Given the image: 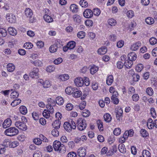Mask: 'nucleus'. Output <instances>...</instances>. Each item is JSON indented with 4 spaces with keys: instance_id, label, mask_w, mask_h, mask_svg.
I'll return each instance as SVG.
<instances>
[{
    "instance_id": "obj_1",
    "label": "nucleus",
    "mask_w": 157,
    "mask_h": 157,
    "mask_svg": "<svg viewBox=\"0 0 157 157\" xmlns=\"http://www.w3.org/2000/svg\"><path fill=\"white\" fill-rule=\"evenodd\" d=\"M53 147L55 151H58L59 153L63 154L66 152V149L65 146L59 141H54L53 143Z\"/></svg>"
},
{
    "instance_id": "obj_2",
    "label": "nucleus",
    "mask_w": 157,
    "mask_h": 157,
    "mask_svg": "<svg viewBox=\"0 0 157 157\" xmlns=\"http://www.w3.org/2000/svg\"><path fill=\"white\" fill-rule=\"evenodd\" d=\"M65 129L67 132H70L72 129H75L76 128V124L72 120L69 121V122H65L63 124Z\"/></svg>"
},
{
    "instance_id": "obj_3",
    "label": "nucleus",
    "mask_w": 157,
    "mask_h": 157,
    "mask_svg": "<svg viewBox=\"0 0 157 157\" xmlns=\"http://www.w3.org/2000/svg\"><path fill=\"white\" fill-rule=\"evenodd\" d=\"M22 120L24 121L22 122L19 121H16L15 123V125L19 129L25 131L27 129V127L25 124L27 122V119L25 117L23 116L21 118Z\"/></svg>"
},
{
    "instance_id": "obj_4",
    "label": "nucleus",
    "mask_w": 157,
    "mask_h": 157,
    "mask_svg": "<svg viewBox=\"0 0 157 157\" xmlns=\"http://www.w3.org/2000/svg\"><path fill=\"white\" fill-rule=\"evenodd\" d=\"M19 132L18 129L14 127L9 128L5 130L4 133L7 136H12L17 135Z\"/></svg>"
},
{
    "instance_id": "obj_5",
    "label": "nucleus",
    "mask_w": 157,
    "mask_h": 157,
    "mask_svg": "<svg viewBox=\"0 0 157 157\" xmlns=\"http://www.w3.org/2000/svg\"><path fill=\"white\" fill-rule=\"evenodd\" d=\"M77 124L78 129L81 131L84 130L87 125L86 121L82 118H79L77 120Z\"/></svg>"
},
{
    "instance_id": "obj_6",
    "label": "nucleus",
    "mask_w": 157,
    "mask_h": 157,
    "mask_svg": "<svg viewBox=\"0 0 157 157\" xmlns=\"http://www.w3.org/2000/svg\"><path fill=\"white\" fill-rule=\"evenodd\" d=\"M39 75V70L37 68H34L29 73V76L32 78H37Z\"/></svg>"
},
{
    "instance_id": "obj_7",
    "label": "nucleus",
    "mask_w": 157,
    "mask_h": 157,
    "mask_svg": "<svg viewBox=\"0 0 157 157\" xmlns=\"http://www.w3.org/2000/svg\"><path fill=\"white\" fill-rule=\"evenodd\" d=\"M6 18L7 21L10 23H14L16 21V17L15 15L12 13H9L7 14Z\"/></svg>"
},
{
    "instance_id": "obj_8",
    "label": "nucleus",
    "mask_w": 157,
    "mask_h": 157,
    "mask_svg": "<svg viewBox=\"0 0 157 157\" xmlns=\"http://www.w3.org/2000/svg\"><path fill=\"white\" fill-rule=\"evenodd\" d=\"M115 112L116 113V117L118 121H120V118L123 117V110L120 107H118L115 109Z\"/></svg>"
},
{
    "instance_id": "obj_9",
    "label": "nucleus",
    "mask_w": 157,
    "mask_h": 157,
    "mask_svg": "<svg viewBox=\"0 0 157 157\" xmlns=\"http://www.w3.org/2000/svg\"><path fill=\"white\" fill-rule=\"evenodd\" d=\"M74 82L77 86L81 87L84 84L83 79L81 77H78L75 79Z\"/></svg>"
},
{
    "instance_id": "obj_10",
    "label": "nucleus",
    "mask_w": 157,
    "mask_h": 157,
    "mask_svg": "<svg viewBox=\"0 0 157 157\" xmlns=\"http://www.w3.org/2000/svg\"><path fill=\"white\" fill-rule=\"evenodd\" d=\"M83 15L84 17L86 18H90L93 15V11L90 9H86L84 12Z\"/></svg>"
},
{
    "instance_id": "obj_11",
    "label": "nucleus",
    "mask_w": 157,
    "mask_h": 157,
    "mask_svg": "<svg viewBox=\"0 0 157 157\" xmlns=\"http://www.w3.org/2000/svg\"><path fill=\"white\" fill-rule=\"evenodd\" d=\"M78 155L80 157H84L86 155V150L84 148L80 147L78 149Z\"/></svg>"
},
{
    "instance_id": "obj_12",
    "label": "nucleus",
    "mask_w": 157,
    "mask_h": 157,
    "mask_svg": "<svg viewBox=\"0 0 157 157\" xmlns=\"http://www.w3.org/2000/svg\"><path fill=\"white\" fill-rule=\"evenodd\" d=\"M141 42L140 41H138L131 45L130 49L132 51H136L141 46Z\"/></svg>"
},
{
    "instance_id": "obj_13",
    "label": "nucleus",
    "mask_w": 157,
    "mask_h": 157,
    "mask_svg": "<svg viewBox=\"0 0 157 157\" xmlns=\"http://www.w3.org/2000/svg\"><path fill=\"white\" fill-rule=\"evenodd\" d=\"M12 121L10 118H7L6 119L3 123V127L4 128H6L10 126L11 124Z\"/></svg>"
},
{
    "instance_id": "obj_14",
    "label": "nucleus",
    "mask_w": 157,
    "mask_h": 157,
    "mask_svg": "<svg viewBox=\"0 0 157 157\" xmlns=\"http://www.w3.org/2000/svg\"><path fill=\"white\" fill-rule=\"evenodd\" d=\"M31 63L34 66L38 67H42L43 64L42 60H41L38 59L35 61H31Z\"/></svg>"
},
{
    "instance_id": "obj_15",
    "label": "nucleus",
    "mask_w": 157,
    "mask_h": 157,
    "mask_svg": "<svg viewBox=\"0 0 157 157\" xmlns=\"http://www.w3.org/2000/svg\"><path fill=\"white\" fill-rule=\"evenodd\" d=\"M25 15L28 18H31L33 14L32 10L29 8H26L25 10Z\"/></svg>"
},
{
    "instance_id": "obj_16",
    "label": "nucleus",
    "mask_w": 157,
    "mask_h": 157,
    "mask_svg": "<svg viewBox=\"0 0 157 157\" xmlns=\"http://www.w3.org/2000/svg\"><path fill=\"white\" fill-rule=\"evenodd\" d=\"M128 59L133 61L136 59L137 56L135 52H131L128 54Z\"/></svg>"
},
{
    "instance_id": "obj_17",
    "label": "nucleus",
    "mask_w": 157,
    "mask_h": 157,
    "mask_svg": "<svg viewBox=\"0 0 157 157\" xmlns=\"http://www.w3.org/2000/svg\"><path fill=\"white\" fill-rule=\"evenodd\" d=\"M133 64V61L128 59L125 61L124 66L127 68H129L132 67Z\"/></svg>"
},
{
    "instance_id": "obj_18",
    "label": "nucleus",
    "mask_w": 157,
    "mask_h": 157,
    "mask_svg": "<svg viewBox=\"0 0 157 157\" xmlns=\"http://www.w3.org/2000/svg\"><path fill=\"white\" fill-rule=\"evenodd\" d=\"M60 125V121L58 120H55L52 124L53 127L56 129L59 128Z\"/></svg>"
},
{
    "instance_id": "obj_19",
    "label": "nucleus",
    "mask_w": 157,
    "mask_h": 157,
    "mask_svg": "<svg viewBox=\"0 0 157 157\" xmlns=\"http://www.w3.org/2000/svg\"><path fill=\"white\" fill-rule=\"evenodd\" d=\"M113 81V77L112 75L107 77L106 80V84L108 85H111Z\"/></svg>"
},
{
    "instance_id": "obj_20",
    "label": "nucleus",
    "mask_w": 157,
    "mask_h": 157,
    "mask_svg": "<svg viewBox=\"0 0 157 157\" xmlns=\"http://www.w3.org/2000/svg\"><path fill=\"white\" fill-rule=\"evenodd\" d=\"M20 113L23 115H25L27 113V108L24 105L21 106L19 108Z\"/></svg>"
},
{
    "instance_id": "obj_21",
    "label": "nucleus",
    "mask_w": 157,
    "mask_h": 157,
    "mask_svg": "<svg viewBox=\"0 0 157 157\" xmlns=\"http://www.w3.org/2000/svg\"><path fill=\"white\" fill-rule=\"evenodd\" d=\"M9 33L11 35L14 36L17 34V31L16 29L12 27H9L8 29Z\"/></svg>"
},
{
    "instance_id": "obj_22",
    "label": "nucleus",
    "mask_w": 157,
    "mask_h": 157,
    "mask_svg": "<svg viewBox=\"0 0 157 157\" xmlns=\"http://www.w3.org/2000/svg\"><path fill=\"white\" fill-rule=\"evenodd\" d=\"M118 148L120 151L122 153H124L126 152L125 146L122 144H121L119 145Z\"/></svg>"
},
{
    "instance_id": "obj_23",
    "label": "nucleus",
    "mask_w": 157,
    "mask_h": 157,
    "mask_svg": "<svg viewBox=\"0 0 157 157\" xmlns=\"http://www.w3.org/2000/svg\"><path fill=\"white\" fill-rule=\"evenodd\" d=\"M7 70L10 72H12L14 71L15 69V66L12 63H9L7 65Z\"/></svg>"
},
{
    "instance_id": "obj_24",
    "label": "nucleus",
    "mask_w": 157,
    "mask_h": 157,
    "mask_svg": "<svg viewBox=\"0 0 157 157\" xmlns=\"http://www.w3.org/2000/svg\"><path fill=\"white\" fill-rule=\"evenodd\" d=\"M107 51L106 47H101L98 49V52L100 55H103L106 53Z\"/></svg>"
},
{
    "instance_id": "obj_25",
    "label": "nucleus",
    "mask_w": 157,
    "mask_h": 157,
    "mask_svg": "<svg viewBox=\"0 0 157 157\" xmlns=\"http://www.w3.org/2000/svg\"><path fill=\"white\" fill-rule=\"evenodd\" d=\"M98 68L94 65L91 66L90 68V73L92 75L94 74L98 71Z\"/></svg>"
},
{
    "instance_id": "obj_26",
    "label": "nucleus",
    "mask_w": 157,
    "mask_h": 157,
    "mask_svg": "<svg viewBox=\"0 0 157 157\" xmlns=\"http://www.w3.org/2000/svg\"><path fill=\"white\" fill-rule=\"evenodd\" d=\"M75 89L72 87L70 86L67 87L65 89V92L67 94H73L75 91Z\"/></svg>"
},
{
    "instance_id": "obj_27",
    "label": "nucleus",
    "mask_w": 157,
    "mask_h": 157,
    "mask_svg": "<svg viewBox=\"0 0 157 157\" xmlns=\"http://www.w3.org/2000/svg\"><path fill=\"white\" fill-rule=\"evenodd\" d=\"M9 144V146L10 147L14 148L19 145V143L17 141L9 142V141L7 142Z\"/></svg>"
},
{
    "instance_id": "obj_28",
    "label": "nucleus",
    "mask_w": 157,
    "mask_h": 157,
    "mask_svg": "<svg viewBox=\"0 0 157 157\" xmlns=\"http://www.w3.org/2000/svg\"><path fill=\"white\" fill-rule=\"evenodd\" d=\"M43 17L44 21L50 23L53 21V18L51 17L47 14L44 15Z\"/></svg>"
},
{
    "instance_id": "obj_29",
    "label": "nucleus",
    "mask_w": 157,
    "mask_h": 157,
    "mask_svg": "<svg viewBox=\"0 0 157 157\" xmlns=\"http://www.w3.org/2000/svg\"><path fill=\"white\" fill-rule=\"evenodd\" d=\"M82 92L81 91L78 90L74 92L72 94V96L74 97L78 98L81 97L82 96Z\"/></svg>"
},
{
    "instance_id": "obj_30",
    "label": "nucleus",
    "mask_w": 157,
    "mask_h": 157,
    "mask_svg": "<svg viewBox=\"0 0 157 157\" xmlns=\"http://www.w3.org/2000/svg\"><path fill=\"white\" fill-rule=\"evenodd\" d=\"M67 45L69 49H72L75 47L76 43L74 41H71L68 42Z\"/></svg>"
},
{
    "instance_id": "obj_31",
    "label": "nucleus",
    "mask_w": 157,
    "mask_h": 157,
    "mask_svg": "<svg viewBox=\"0 0 157 157\" xmlns=\"http://www.w3.org/2000/svg\"><path fill=\"white\" fill-rule=\"evenodd\" d=\"M105 121L107 122H109L111 120L112 117L110 114L106 113L104 116Z\"/></svg>"
},
{
    "instance_id": "obj_32",
    "label": "nucleus",
    "mask_w": 157,
    "mask_h": 157,
    "mask_svg": "<svg viewBox=\"0 0 157 157\" xmlns=\"http://www.w3.org/2000/svg\"><path fill=\"white\" fill-rule=\"evenodd\" d=\"M108 24L111 26H114L117 24V21L113 18H110L108 19Z\"/></svg>"
},
{
    "instance_id": "obj_33",
    "label": "nucleus",
    "mask_w": 157,
    "mask_h": 157,
    "mask_svg": "<svg viewBox=\"0 0 157 157\" xmlns=\"http://www.w3.org/2000/svg\"><path fill=\"white\" fill-rule=\"evenodd\" d=\"M70 9L73 12H77L78 11L77 6L75 4L71 5Z\"/></svg>"
},
{
    "instance_id": "obj_34",
    "label": "nucleus",
    "mask_w": 157,
    "mask_h": 157,
    "mask_svg": "<svg viewBox=\"0 0 157 157\" xmlns=\"http://www.w3.org/2000/svg\"><path fill=\"white\" fill-rule=\"evenodd\" d=\"M21 101L20 99H16L13 101L11 103V105L13 107H14L19 104Z\"/></svg>"
},
{
    "instance_id": "obj_35",
    "label": "nucleus",
    "mask_w": 157,
    "mask_h": 157,
    "mask_svg": "<svg viewBox=\"0 0 157 157\" xmlns=\"http://www.w3.org/2000/svg\"><path fill=\"white\" fill-rule=\"evenodd\" d=\"M48 104L46 105V108L51 113H54V109L52 105V104L49 103H48Z\"/></svg>"
},
{
    "instance_id": "obj_36",
    "label": "nucleus",
    "mask_w": 157,
    "mask_h": 157,
    "mask_svg": "<svg viewBox=\"0 0 157 157\" xmlns=\"http://www.w3.org/2000/svg\"><path fill=\"white\" fill-rule=\"evenodd\" d=\"M69 78V76L67 74L61 75L59 77V78L62 81L67 80Z\"/></svg>"
},
{
    "instance_id": "obj_37",
    "label": "nucleus",
    "mask_w": 157,
    "mask_h": 157,
    "mask_svg": "<svg viewBox=\"0 0 157 157\" xmlns=\"http://www.w3.org/2000/svg\"><path fill=\"white\" fill-rule=\"evenodd\" d=\"M86 102L85 101H82L79 104V105H77V108H79L80 110L84 109L86 105Z\"/></svg>"
},
{
    "instance_id": "obj_38",
    "label": "nucleus",
    "mask_w": 157,
    "mask_h": 157,
    "mask_svg": "<svg viewBox=\"0 0 157 157\" xmlns=\"http://www.w3.org/2000/svg\"><path fill=\"white\" fill-rule=\"evenodd\" d=\"M57 49V47L56 45H51L49 48V50L51 53H54L56 52Z\"/></svg>"
},
{
    "instance_id": "obj_39",
    "label": "nucleus",
    "mask_w": 157,
    "mask_h": 157,
    "mask_svg": "<svg viewBox=\"0 0 157 157\" xmlns=\"http://www.w3.org/2000/svg\"><path fill=\"white\" fill-rule=\"evenodd\" d=\"M73 19L74 21L78 23H79L81 21V18L79 15H75L73 16Z\"/></svg>"
},
{
    "instance_id": "obj_40",
    "label": "nucleus",
    "mask_w": 157,
    "mask_h": 157,
    "mask_svg": "<svg viewBox=\"0 0 157 157\" xmlns=\"http://www.w3.org/2000/svg\"><path fill=\"white\" fill-rule=\"evenodd\" d=\"M7 34L6 30L3 28L0 29V37H5Z\"/></svg>"
},
{
    "instance_id": "obj_41",
    "label": "nucleus",
    "mask_w": 157,
    "mask_h": 157,
    "mask_svg": "<svg viewBox=\"0 0 157 157\" xmlns=\"http://www.w3.org/2000/svg\"><path fill=\"white\" fill-rule=\"evenodd\" d=\"M97 124L98 126V128L100 131H102L103 130V122L100 120H98L97 121Z\"/></svg>"
},
{
    "instance_id": "obj_42",
    "label": "nucleus",
    "mask_w": 157,
    "mask_h": 157,
    "mask_svg": "<svg viewBox=\"0 0 157 157\" xmlns=\"http://www.w3.org/2000/svg\"><path fill=\"white\" fill-rule=\"evenodd\" d=\"M43 87L44 88H48L50 87L51 86V83L48 80L45 81L43 84Z\"/></svg>"
},
{
    "instance_id": "obj_43",
    "label": "nucleus",
    "mask_w": 157,
    "mask_h": 157,
    "mask_svg": "<svg viewBox=\"0 0 157 157\" xmlns=\"http://www.w3.org/2000/svg\"><path fill=\"white\" fill-rule=\"evenodd\" d=\"M33 45L30 42L25 43L24 45V47L26 49H30L33 48Z\"/></svg>"
},
{
    "instance_id": "obj_44",
    "label": "nucleus",
    "mask_w": 157,
    "mask_h": 157,
    "mask_svg": "<svg viewBox=\"0 0 157 157\" xmlns=\"http://www.w3.org/2000/svg\"><path fill=\"white\" fill-rule=\"evenodd\" d=\"M143 68V65L141 64H139L137 65L135 68L136 70L138 72H140Z\"/></svg>"
},
{
    "instance_id": "obj_45",
    "label": "nucleus",
    "mask_w": 157,
    "mask_h": 157,
    "mask_svg": "<svg viewBox=\"0 0 157 157\" xmlns=\"http://www.w3.org/2000/svg\"><path fill=\"white\" fill-rule=\"evenodd\" d=\"M90 115V111L86 109L84 110L82 113V115L84 117H87Z\"/></svg>"
},
{
    "instance_id": "obj_46",
    "label": "nucleus",
    "mask_w": 157,
    "mask_h": 157,
    "mask_svg": "<svg viewBox=\"0 0 157 157\" xmlns=\"http://www.w3.org/2000/svg\"><path fill=\"white\" fill-rule=\"evenodd\" d=\"M50 113L48 110L44 109L42 114L43 116L46 118H48L50 117Z\"/></svg>"
},
{
    "instance_id": "obj_47",
    "label": "nucleus",
    "mask_w": 157,
    "mask_h": 157,
    "mask_svg": "<svg viewBox=\"0 0 157 157\" xmlns=\"http://www.w3.org/2000/svg\"><path fill=\"white\" fill-rule=\"evenodd\" d=\"M149 42L151 45H154L157 43V39L155 37H151L149 40Z\"/></svg>"
},
{
    "instance_id": "obj_48",
    "label": "nucleus",
    "mask_w": 157,
    "mask_h": 157,
    "mask_svg": "<svg viewBox=\"0 0 157 157\" xmlns=\"http://www.w3.org/2000/svg\"><path fill=\"white\" fill-rule=\"evenodd\" d=\"M79 4L83 7H85L88 6L87 2L84 0H81L79 2Z\"/></svg>"
},
{
    "instance_id": "obj_49",
    "label": "nucleus",
    "mask_w": 157,
    "mask_h": 157,
    "mask_svg": "<svg viewBox=\"0 0 157 157\" xmlns=\"http://www.w3.org/2000/svg\"><path fill=\"white\" fill-rule=\"evenodd\" d=\"M150 114L151 115V116L154 118H155L156 117V115L154 108H151L150 110Z\"/></svg>"
},
{
    "instance_id": "obj_50",
    "label": "nucleus",
    "mask_w": 157,
    "mask_h": 157,
    "mask_svg": "<svg viewBox=\"0 0 157 157\" xmlns=\"http://www.w3.org/2000/svg\"><path fill=\"white\" fill-rule=\"evenodd\" d=\"M85 33L84 32L80 31L78 33L77 36L79 38L82 39L85 37Z\"/></svg>"
},
{
    "instance_id": "obj_51",
    "label": "nucleus",
    "mask_w": 157,
    "mask_h": 157,
    "mask_svg": "<svg viewBox=\"0 0 157 157\" xmlns=\"http://www.w3.org/2000/svg\"><path fill=\"white\" fill-rule=\"evenodd\" d=\"M19 96L18 93L15 91H13L10 94L11 98H17Z\"/></svg>"
},
{
    "instance_id": "obj_52",
    "label": "nucleus",
    "mask_w": 157,
    "mask_h": 157,
    "mask_svg": "<svg viewBox=\"0 0 157 157\" xmlns=\"http://www.w3.org/2000/svg\"><path fill=\"white\" fill-rule=\"evenodd\" d=\"M93 13L94 15L98 16L100 14L101 11L99 9L95 8L94 9Z\"/></svg>"
},
{
    "instance_id": "obj_53",
    "label": "nucleus",
    "mask_w": 157,
    "mask_h": 157,
    "mask_svg": "<svg viewBox=\"0 0 157 157\" xmlns=\"http://www.w3.org/2000/svg\"><path fill=\"white\" fill-rule=\"evenodd\" d=\"M121 133V130L120 128H117L115 129L113 131L114 134L116 136L119 135Z\"/></svg>"
},
{
    "instance_id": "obj_54",
    "label": "nucleus",
    "mask_w": 157,
    "mask_h": 157,
    "mask_svg": "<svg viewBox=\"0 0 157 157\" xmlns=\"http://www.w3.org/2000/svg\"><path fill=\"white\" fill-rule=\"evenodd\" d=\"M33 141L35 144L37 145H40L42 143V141L40 138H35L33 140Z\"/></svg>"
},
{
    "instance_id": "obj_55",
    "label": "nucleus",
    "mask_w": 157,
    "mask_h": 157,
    "mask_svg": "<svg viewBox=\"0 0 157 157\" xmlns=\"http://www.w3.org/2000/svg\"><path fill=\"white\" fill-rule=\"evenodd\" d=\"M117 39V36L114 34H111L109 36V39L111 41H116Z\"/></svg>"
},
{
    "instance_id": "obj_56",
    "label": "nucleus",
    "mask_w": 157,
    "mask_h": 157,
    "mask_svg": "<svg viewBox=\"0 0 157 157\" xmlns=\"http://www.w3.org/2000/svg\"><path fill=\"white\" fill-rule=\"evenodd\" d=\"M55 69V67L53 66H49L46 68V71L49 72L53 71Z\"/></svg>"
},
{
    "instance_id": "obj_57",
    "label": "nucleus",
    "mask_w": 157,
    "mask_h": 157,
    "mask_svg": "<svg viewBox=\"0 0 157 157\" xmlns=\"http://www.w3.org/2000/svg\"><path fill=\"white\" fill-rule=\"evenodd\" d=\"M13 90V89H11L9 90H6L4 91H2L1 93L3 94L4 95H8L9 94V93L11 91H12Z\"/></svg>"
},
{
    "instance_id": "obj_58",
    "label": "nucleus",
    "mask_w": 157,
    "mask_h": 157,
    "mask_svg": "<svg viewBox=\"0 0 157 157\" xmlns=\"http://www.w3.org/2000/svg\"><path fill=\"white\" fill-rule=\"evenodd\" d=\"M51 134L54 136H57L59 135V132L56 129H53L51 132Z\"/></svg>"
},
{
    "instance_id": "obj_59",
    "label": "nucleus",
    "mask_w": 157,
    "mask_h": 157,
    "mask_svg": "<svg viewBox=\"0 0 157 157\" xmlns=\"http://www.w3.org/2000/svg\"><path fill=\"white\" fill-rule=\"evenodd\" d=\"M140 132L142 136L143 137H147V131L146 130L144 129H142L141 130Z\"/></svg>"
},
{
    "instance_id": "obj_60",
    "label": "nucleus",
    "mask_w": 157,
    "mask_h": 157,
    "mask_svg": "<svg viewBox=\"0 0 157 157\" xmlns=\"http://www.w3.org/2000/svg\"><path fill=\"white\" fill-rule=\"evenodd\" d=\"M62 61L63 59L62 58H59L55 59L54 61V63L55 64L58 65L60 64Z\"/></svg>"
},
{
    "instance_id": "obj_61",
    "label": "nucleus",
    "mask_w": 157,
    "mask_h": 157,
    "mask_svg": "<svg viewBox=\"0 0 157 157\" xmlns=\"http://www.w3.org/2000/svg\"><path fill=\"white\" fill-rule=\"evenodd\" d=\"M155 22L154 19L150 17H148V24L151 25L153 24Z\"/></svg>"
},
{
    "instance_id": "obj_62",
    "label": "nucleus",
    "mask_w": 157,
    "mask_h": 157,
    "mask_svg": "<svg viewBox=\"0 0 157 157\" xmlns=\"http://www.w3.org/2000/svg\"><path fill=\"white\" fill-rule=\"evenodd\" d=\"M133 11L132 10H130L127 13V15L129 18H132L134 16Z\"/></svg>"
},
{
    "instance_id": "obj_63",
    "label": "nucleus",
    "mask_w": 157,
    "mask_h": 157,
    "mask_svg": "<svg viewBox=\"0 0 157 157\" xmlns=\"http://www.w3.org/2000/svg\"><path fill=\"white\" fill-rule=\"evenodd\" d=\"M84 84L86 86H89L90 85V81L89 78L87 77H84L83 79Z\"/></svg>"
},
{
    "instance_id": "obj_64",
    "label": "nucleus",
    "mask_w": 157,
    "mask_h": 157,
    "mask_svg": "<svg viewBox=\"0 0 157 157\" xmlns=\"http://www.w3.org/2000/svg\"><path fill=\"white\" fill-rule=\"evenodd\" d=\"M41 153L39 151H36L33 155V157H42Z\"/></svg>"
}]
</instances>
